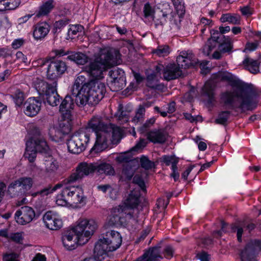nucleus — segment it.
Returning <instances> with one entry per match:
<instances>
[{"label": "nucleus", "mask_w": 261, "mask_h": 261, "mask_svg": "<svg viewBox=\"0 0 261 261\" xmlns=\"http://www.w3.org/2000/svg\"><path fill=\"white\" fill-rule=\"evenodd\" d=\"M129 153H124L120 154L117 160L120 162L126 163V166H131L133 163V160L130 156H128Z\"/></svg>", "instance_id": "50"}, {"label": "nucleus", "mask_w": 261, "mask_h": 261, "mask_svg": "<svg viewBox=\"0 0 261 261\" xmlns=\"http://www.w3.org/2000/svg\"><path fill=\"white\" fill-rule=\"evenodd\" d=\"M230 112L228 111H224L220 113L218 118L215 120L217 124L225 125L230 117Z\"/></svg>", "instance_id": "46"}, {"label": "nucleus", "mask_w": 261, "mask_h": 261, "mask_svg": "<svg viewBox=\"0 0 261 261\" xmlns=\"http://www.w3.org/2000/svg\"><path fill=\"white\" fill-rule=\"evenodd\" d=\"M42 102L40 100L35 98L30 97L24 104V112L30 117L37 115L41 110Z\"/></svg>", "instance_id": "18"}, {"label": "nucleus", "mask_w": 261, "mask_h": 261, "mask_svg": "<svg viewBox=\"0 0 261 261\" xmlns=\"http://www.w3.org/2000/svg\"><path fill=\"white\" fill-rule=\"evenodd\" d=\"M220 20L222 22H228L232 24H238L240 23L241 17L238 14L227 13L221 16Z\"/></svg>", "instance_id": "38"}, {"label": "nucleus", "mask_w": 261, "mask_h": 261, "mask_svg": "<svg viewBox=\"0 0 261 261\" xmlns=\"http://www.w3.org/2000/svg\"><path fill=\"white\" fill-rule=\"evenodd\" d=\"M74 106V105L71 97L67 96L60 106V111L63 113H67L73 109Z\"/></svg>", "instance_id": "37"}, {"label": "nucleus", "mask_w": 261, "mask_h": 261, "mask_svg": "<svg viewBox=\"0 0 261 261\" xmlns=\"http://www.w3.org/2000/svg\"><path fill=\"white\" fill-rule=\"evenodd\" d=\"M110 134V139L113 143H118L122 138L123 131L118 126L107 127L106 129Z\"/></svg>", "instance_id": "31"}, {"label": "nucleus", "mask_w": 261, "mask_h": 261, "mask_svg": "<svg viewBox=\"0 0 261 261\" xmlns=\"http://www.w3.org/2000/svg\"><path fill=\"white\" fill-rule=\"evenodd\" d=\"M18 255L16 253L7 254L4 256V260L5 261H19L18 258Z\"/></svg>", "instance_id": "64"}, {"label": "nucleus", "mask_w": 261, "mask_h": 261, "mask_svg": "<svg viewBox=\"0 0 261 261\" xmlns=\"http://www.w3.org/2000/svg\"><path fill=\"white\" fill-rule=\"evenodd\" d=\"M130 186L135 188L129 194L122 205L127 211L128 208H134L139 204L140 196L139 190L144 192L146 191L144 180H132Z\"/></svg>", "instance_id": "8"}, {"label": "nucleus", "mask_w": 261, "mask_h": 261, "mask_svg": "<svg viewBox=\"0 0 261 261\" xmlns=\"http://www.w3.org/2000/svg\"><path fill=\"white\" fill-rule=\"evenodd\" d=\"M170 53V49L167 45H161L153 50L152 53L159 57H164L167 56Z\"/></svg>", "instance_id": "47"}, {"label": "nucleus", "mask_w": 261, "mask_h": 261, "mask_svg": "<svg viewBox=\"0 0 261 261\" xmlns=\"http://www.w3.org/2000/svg\"><path fill=\"white\" fill-rule=\"evenodd\" d=\"M118 72V70H115L114 71H113L112 72V71L110 72V73H111V76H112V78L113 79V80L111 81V82H112L111 86H112L113 85H114V86H118V88H116V89H114V90H116V91L122 88V85L120 86L119 84L120 83L122 82L123 81L122 77H118L117 76V77L116 76V75L117 74Z\"/></svg>", "instance_id": "44"}, {"label": "nucleus", "mask_w": 261, "mask_h": 261, "mask_svg": "<svg viewBox=\"0 0 261 261\" xmlns=\"http://www.w3.org/2000/svg\"><path fill=\"white\" fill-rule=\"evenodd\" d=\"M19 181L20 180H15L9 185L7 188V193L11 197H15L20 194Z\"/></svg>", "instance_id": "40"}, {"label": "nucleus", "mask_w": 261, "mask_h": 261, "mask_svg": "<svg viewBox=\"0 0 261 261\" xmlns=\"http://www.w3.org/2000/svg\"><path fill=\"white\" fill-rule=\"evenodd\" d=\"M216 46L217 45H216V44H214L213 43L212 44H209L207 42V44L203 47L202 52L204 55L208 56L210 55L212 50L216 47Z\"/></svg>", "instance_id": "61"}, {"label": "nucleus", "mask_w": 261, "mask_h": 261, "mask_svg": "<svg viewBox=\"0 0 261 261\" xmlns=\"http://www.w3.org/2000/svg\"><path fill=\"white\" fill-rule=\"evenodd\" d=\"M106 86L101 80H87L85 75L79 74L75 79L72 94L80 107L87 104H97L104 97Z\"/></svg>", "instance_id": "1"}, {"label": "nucleus", "mask_w": 261, "mask_h": 261, "mask_svg": "<svg viewBox=\"0 0 261 261\" xmlns=\"http://www.w3.org/2000/svg\"><path fill=\"white\" fill-rule=\"evenodd\" d=\"M163 74L165 80L170 81L180 76L182 71L177 64H169L164 67Z\"/></svg>", "instance_id": "19"}, {"label": "nucleus", "mask_w": 261, "mask_h": 261, "mask_svg": "<svg viewBox=\"0 0 261 261\" xmlns=\"http://www.w3.org/2000/svg\"><path fill=\"white\" fill-rule=\"evenodd\" d=\"M162 161L167 166L171 165L172 173L171 177L174 179H178L179 177V174L177 171V164L178 161L172 156L164 155L161 158Z\"/></svg>", "instance_id": "29"}, {"label": "nucleus", "mask_w": 261, "mask_h": 261, "mask_svg": "<svg viewBox=\"0 0 261 261\" xmlns=\"http://www.w3.org/2000/svg\"><path fill=\"white\" fill-rule=\"evenodd\" d=\"M227 224L224 221H221V229L220 230L215 231L213 233L215 237L219 238H220L223 233H226L227 230Z\"/></svg>", "instance_id": "57"}, {"label": "nucleus", "mask_w": 261, "mask_h": 261, "mask_svg": "<svg viewBox=\"0 0 261 261\" xmlns=\"http://www.w3.org/2000/svg\"><path fill=\"white\" fill-rule=\"evenodd\" d=\"M75 181L68 180L67 182L57 184L54 186H48L37 192L35 195L44 197L62 188L63 196H67L68 199H71L74 203H85V197L84 195L83 190L81 187L76 185Z\"/></svg>", "instance_id": "5"}, {"label": "nucleus", "mask_w": 261, "mask_h": 261, "mask_svg": "<svg viewBox=\"0 0 261 261\" xmlns=\"http://www.w3.org/2000/svg\"><path fill=\"white\" fill-rule=\"evenodd\" d=\"M67 59L72 61L79 65H84L87 62L88 57L82 53L70 52Z\"/></svg>", "instance_id": "34"}, {"label": "nucleus", "mask_w": 261, "mask_h": 261, "mask_svg": "<svg viewBox=\"0 0 261 261\" xmlns=\"http://www.w3.org/2000/svg\"><path fill=\"white\" fill-rule=\"evenodd\" d=\"M48 60L46 58H40L33 61L32 65L34 67H42L46 64Z\"/></svg>", "instance_id": "63"}, {"label": "nucleus", "mask_w": 261, "mask_h": 261, "mask_svg": "<svg viewBox=\"0 0 261 261\" xmlns=\"http://www.w3.org/2000/svg\"><path fill=\"white\" fill-rule=\"evenodd\" d=\"M52 53L54 54V57H60L66 55L69 56L70 54V52L69 51H65L63 49L53 50Z\"/></svg>", "instance_id": "62"}, {"label": "nucleus", "mask_w": 261, "mask_h": 261, "mask_svg": "<svg viewBox=\"0 0 261 261\" xmlns=\"http://www.w3.org/2000/svg\"><path fill=\"white\" fill-rule=\"evenodd\" d=\"M8 10L16 9L21 3L20 0H7Z\"/></svg>", "instance_id": "59"}, {"label": "nucleus", "mask_w": 261, "mask_h": 261, "mask_svg": "<svg viewBox=\"0 0 261 261\" xmlns=\"http://www.w3.org/2000/svg\"><path fill=\"white\" fill-rule=\"evenodd\" d=\"M162 65H158L156 66L155 71L147 75L146 85L151 88L156 89L158 87V76L160 75V72L162 69Z\"/></svg>", "instance_id": "24"}, {"label": "nucleus", "mask_w": 261, "mask_h": 261, "mask_svg": "<svg viewBox=\"0 0 261 261\" xmlns=\"http://www.w3.org/2000/svg\"><path fill=\"white\" fill-rule=\"evenodd\" d=\"M53 82L48 83L43 79L36 78L33 82V86L40 95L44 96L48 91L50 88L52 87Z\"/></svg>", "instance_id": "27"}, {"label": "nucleus", "mask_w": 261, "mask_h": 261, "mask_svg": "<svg viewBox=\"0 0 261 261\" xmlns=\"http://www.w3.org/2000/svg\"><path fill=\"white\" fill-rule=\"evenodd\" d=\"M35 216L33 208L28 206L20 207L15 213L14 217L16 222L20 225H25L31 222Z\"/></svg>", "instance_id": "12"}, {"label": "nucleus", "mask_w": 261, "mask_h": 261, "mask_svg": "<svg viewBox=\"0 0 261 261\" xmlns=\"http://www.w3.org/2000/svg\"><path fill=\"white\" fill-rule=\"evenodd\" d=\"M121 243L122 237L119 232L113 230L106 232L95 245V259L98 261H108V253L117 249Z\"/></svg>", "instance_id": "4"}, {"label": "nucleus", "mask_w": 261, "mask_h": 261, "mask_svg": "<svg viewBox=\"0 0 261 261\" xmlns=\"http://www.w3.org/2000/svg\"><path fill=\"white\" fill-rule=\"evenodd\" d=\"M176 62L181 69L196 66L199 64L198 60L191 51H182L177 57Z\"/></svg>", "instance_id": "17"}, {"label": "nucleus", "mask_w": 261, "mask_h": 261, "mask_svg": "<svg viewBox=\"0 0 261 261\" xmlns=\"http://www.w3.org/2000/svg\"><path fill=\"white\" fill-rule=\"evenodd\" d=\"M146 137L153 143H163L166 140L167 134L163 129H153L148 132Z\"/></svg>", "instance_id": "21"}, {"label": "nucleus", "mask_w": 261, "mask_h": 261, "mask_svg": "<svg viewBox=\"0 0 261 261\" xmlns=\"http://www.w3.org/2000/svg\"><path fill=\"white\" fill-rule=\"evenodd\" d=\"M16 58L20 63H23L25 65H27L29 63L27 57L21 51H17L16 53Z\"/></svg>", "instance_id": "60"}, {"label": "nucleus", "mask_w": 261, "mask_h": 261, "mask_svg": "<svg viewBox=\"0 0 261 261\" xmlns=\"http://www.w3.org/2000/svg\"><path fill=\"white\" fill-rule=\"evenodd\" d=\"M258 250H261V241L255 240L249 243L241 252V260L256 261L254 253Z\"/></svg>", "instance_id": "15"}, {"label": "nucleus", "mask_w": 261, "mask_h": 261, "mask_svg": "<svg viewBox=\"0 0 261 261\" xmlns=\"http://www.w3.org/2000/svg\"><path fill=\"white\" fill-rule=\"evenodd\" d=\"M95 134L96 141L91 151L97 153L104 150L108 147V142L111 139L110 134L107 129L102 130Z\"/></svg>", "instance_id": "13"}, {"label": "nucleus", "mask_w": 261, "mask_h": 261, "mask_svg": "<svg viewBox=\"0 0 261 261\" xmlns=\"http://www.w3.org/2000/svg\"><path fill=\"white\" fill-rule=\"evenodd\" d=\"M87 127L96 133L106 129L107 126L103 123L101 117L94 116L88 121Z\"/></svg>", "instance_id": "26"}, {"label": "nucleus", "mask_w": 261, "mask_h": 261, "mask_svg": "<svg viewBox=\"0 0 261 261\" xmlns=\"http://www.w3.org/2000/svg\"><path fill=\"white\" fill-rule=\"evenodd\" d=\"M95 170L100 174H111L114 172L112 166L109 164H102L96 166L94 164L82 163L78 166L75 172L71 175L70 179H81L93 173Z\"/></svg>", "instance_id": "7"}, {"label": "nucleus", "mask_w": 261, "mask_h": 261, "mask_svg": "<svg viewBox=\"0 0 261 261\" xmlns=\"http://www.w3.org/2000/svg\"><path fill=\"white\" fill-rule=\"evenodd\" d=\"M29 141L33 142V146L38 152L47 153L49 150V147L46 141L43 139H31Z\"/></svg>", "instance_id": "35"}, {"label": "nucleus", "mask_w": 261, "mask_h": 261, "mask_svg": "<svg viewBox=\"0 0 261 261\" xmlns=\"http://www.w3.org/2000/svg\"><path fill=\"white\" fill-rule=\"evenodd\" d=\"M155 121V119L154 117H152L146 120L145 123L140 127V132L142 133H144L148 128L151 127L154 123Z\"/></svg>", "instance_id": "55"}, {"label": "nucleus", "mask_w": 261, "mask_h": 261, "mask_svg": "<svg viewBox=\"0 0 261 261\" xmlns=\"http://www.w3.org/2000/svg\"><path fill=\"white\" fill-rule=\"evenodd\" d=\"M132 217V215L127 212L123 205H119L113 209L108 218V224L109 226H124L126 224L127 219Z\"/></svg>", "instance_id": "10"}, {"label": "nucleus", "mask_w": 261, "mask_h": 261, "mask_svg": "<svg viewBox=\"0 0 261 261\" xmlns=\"http://www.w3.org/2000/svg\"><path fill=\"white\" fill-rule=\"evenodd\" d=\"M97 227V224L94 220L80 218L76 225L63 235L62 240L64 247L68 250H73L76 244L83 245L86 243Z\"/></svg>", "instance_id": "2"}, {"label": "nucleus", "mask_w": 261, "mask_h": 261, "mask_svg": "<svg viewBox=\"0 0 261 261\" xmlns=\"http://www.w3.org/2000/svg\"><path fill=\"white\" fill-rule=\"evenodd\" d=\"M116 64V59L108 50L103 49L93 62L85 67V70L93 78L92 80L100 81L103 78V72Z\"/></svg>", "instance_id": "6"}, {"label": "nucleus", "mask_w": 261, "mask_h": 261, "mask_svg": "<svg viewBox=\"0 0 261 261\" xmlns=\"http://www.w3.org/2000/svg\"><path fill=\"white\" fill-rule=\"evenodd\" d=\"M55 1L54 0H48L44 3L40 7L38 12L37 14V16L40 17L42 16H46L54 7Z\"/></svg>", "instance_id": "36"}, {"label": "nucleus", "mask_w": 261, "mask_h": 261, "mask_svg": "<svg viewBox=\"0 0 261 261\" xmlns=\"http://www.w3.org/2000/svg\"><path fill=\"white\" fill-rule=\"evenodd\" d=\"M11 26L8 17L6 16L0 15V30L3 29H9Z\"/></svg>", "instance_id": "49"}, {"label": "nucleus", "mask_w": 261, "mask_h": 261, "mask_svg": "<svg viewBox=\"0 0 261 261\" xmlns=\"http://www.w3.org/2000/svg\"><path fill=\"white\" fill-rule=\"evenodd\" d=\"M172 4L176 10L178 14L177 17L178 18L179 22L180 20L179 19L180 16L182 15L185 12V7L184 0H171Z\"/></svg>", "instance_id": "39"}, {"label": "nucleus", "mask_w": 261, "mask_h": 261, "mask_svg": "<svg viewBox=\"0 0 261 261\" xmlns=\"http://www.w3.org/2000/svg\"><path fill=\"white\" fill-rule=\"evenodd\" d=\"M215 85L212 81H207L202 89V95L207 98L208 102L212 103L214 100Z\"/></svg>", "instance_id": "30"}, {"label": "nucleus", "mask_w": 261, "mask_h": 261, "mask_svg": "<svg viewBox=\"0 0 261 261\" xmlns=\"http://www.w3.org/2000/svg\"><path fill=\"white\" fill-rule=\"evenodd\" d=\"M143 12L144 17L146 18H150L152 20L155 11H154L148 3H147L144 5Z\"/></svg>", "instance_id": "48"}, {"label": "nucleus", "mask_w": 261, "mask_h": 261, "mask_svg": "<svg viewBox=\"0 0 261 261\" xmlns=\"http://www.w3.org/2000/svg\"><path fill=\"white\" fill-rule=\"evenodd\" d=\"M261 57H259L258 60H255L246 57L242 62L245 69L248 70L253 74H256L259 72V64L261 63Z\"/></svg>", "instance_id": "25"}, {"label": "nucleus", "mask_w": 261, "mask_h": 261, "mask_svg": "<svg viewBox=\"0 0 261 261\" xmlns=\"http://www.w3.org/2000/svg\"><path fill=\"white\" fill-rule=\"evenodd\" d=\"M57 83L56 81L53 82L52 87L50 88V91L44 95L47 102L52 107H55L60 103V96L57 92L56 87Z\"/></svg>", "instance_id": "20"}, {"label": "nucleus", "mask_w": 261, "mask_h": 261, "mask_svg": "<svg viewBox=\"0 0 261 261\" xmlns=\"http://www.w3.org/2000/svg\"><path fill=\"white\" fill-rule=\"evenodd\" d=\"M162 258L159 247L150 248L142 256L137 258V261H157Z\"/></svg>", "instance_id": "23"}, {"label": "nucleus", "mask_w": 261, "mask_h": 261, "mask_svg": "<svg viewBox=\"0 0 261 261\" xmlns=\"http://www.w3.org/2000/svg\"><path fill=\"white\" fill-rule=\"evenodd\" d=\"M33 185L32 180H20L19 181V189L20 194H27Z\"/></svg>", "instance_id": "43"}, {"label": "nucleus", "mask_w": 261, "mask_h": 261, "mask_svg": "<svg viewBox=\"0 0 261 261\" xmlns=\"http://www.w3.org/2000/svg\"><path fill=\"white\" fill-rule=\"evenodd\" d=\"M24 237V233L22 231L10 233L8 235V239L15 243L22 244Z\"/></svg>", "instance_id": "41"}, {"label": "nucleus", "mask_w": 261, "mask_h": 261, "mask_svg": "<svg viewBox=\"0 0 261 261\" xmlns=\"http://www.w3.org/2000/svg\"><path fill=\"white\" fill-rule=\"evenodd\" d=\"M49 31V25L45 22L37 24L33 31V37L36 40L44 38Z\"/></svg>", "instance_id": "28"}, {"label": "nucleus", "mask_w": 261, "mask_h": 261, "mask_svg": "<svg viewBox=\"0 0 261 261\" xmlns=\"http://www.w3.org/2000/svg\"><path fill=\"white\" fill-rule=\"evenodd\" d=\"M67 69L65 62L60 60L51 62L48 65L47 70V76L51 80H56L60 77Z\"/></svg>", "instance_id": "14"}, {"label": "nucleus", "mask_w": 261, "mask_h": 261, "mask_svg": "<svg viewBox=\"0 0 261 261\" xmlns=\"http://www.w3.org/2000/svg\"><path fill=\"white\" fill-rule=\"evenodd\" d=\"M170 11V9L168 12H164L163 10H158L155 11L152 20L154 21L156 27L159 25H163L166 22L167 16Z\"/></svg>", "instance_id": "32"}, {"label": "nucleus", "mask_w": 261, "mask_h": 261, "mask_svg": "<svg viewBox=\"0 0 261 261\" xmlns=\"http://www.w3.org/2000/svg\"><path fill=\"white\" fill-rule=\"evenodd\" d=\"M14 100L16 104L20 106L24 100V94L20 90H17L14 94Z\"/></svg>", "instance_id": "52"}, {"label": "nucleus", "mask_w": 261, "mask_h": 261, "mask_svg": "<svg viewBox=\"0 0 261 261\" xmlns=\"http://www.w3.org/2000/svg\"><path fill=\"white\" fill-rule=\"evenodd\" d=\"M211 37L208 40L209 44L213 43L216 45L219 44V49L223 53L229 51L231 49L233 41L230 37L225 36L214 30L211 31Z\"/></svg>", "instance_id": "11"}, {"label": "nucleus", "mask_w": 261, "mask_h": 261, "mask_svg": "<svg viewBox=\"0 0 261 261\" xmlns=\"http://www.w3.org/2000/svg\"><path fill=\"white\" fill-rule=\"evenodd\" d=\"M145 113V108L142 105H140L135 117L132 119V122L134 123H138L144 119Z\"/></svg>", "instance_id": "42"}, {"label": "nucleus", "mask_w": 261, "mask_h": 261, "mask_svg": "<svg viewBox=\"0 0 261 261\" xmlns=\"http://www.w3.org/2000/svg\"><path fill=\"white\" fill-rule=\"evenodd\" d=\"M259 44V42L255 41L254 42H248L246 44L244 52L253 51L256 49Z\"/></svg>", "instance_id": "53"}, {"label": "nucleus", "mask_w": 261, "mask_h": 261, "mask_svg": "<svg viewBox=\"0 0 261 261\" xmlns=\"http://www.w3.org/2000/svg\"><path fill=\"white\" fill-rule=\"evenodd\" d=\"M89 141V136L85 132L74 134L67 142L69 152L72 153H80L84 150Z\"/></svg>", "instance_id": "9"}, {"label": "nucleus", "mask_w": 261, "mask_h": 261, "mask_svg": "<svg viewBox=\"0 0 261 261\" xmlns=\"http://www.w3.org/2000/svg\"><path fill=\"white\" fill-rule=\"evenodd\" d=\"M140 163L141 166L146 169H151L154 166V163L144 156H142L141 158Z\"/></svg>", "instance_id": "51"}, {"label": "nucleus", "mask_w": 261, "mask_h": 261, "mask_svg": "<svg viewBox=\"0 0 261 261\" xmlns=\"http://www.w3.org/2000/svg\"><path fill=\"white\" fill-rule=\"evenodd\" d=\"M45 172L46 176L54 175L59 168L57 160L52 156H48L44 160Z\"/></svg>", "instance_id": "22"}, {"label": "nucleus", "mask_w": 261, "mask_h": 261, "mask_svg": "<svg viewBox=\"0 0 261 261\" xmlns=\"http://www.w3.org/2000/svg\"><path fill=\"white\" fill-rule=\"evenodd\" d=\"M98 189L99 190L102 191L103 192L105 193L107 191H109L111 194L110 196L111 198L115 199L116 198V196H113L112 195L113 193H116V191L114 190L109 185H101L98 186Z\"/></svg>", "instance_id": "56"}, {"label": "nucleus", "mask_w": 261, "mask_h": 261, "mask_svg": "<svg viewBox=\"0 0 261 261\" xmlns=\"http://www.w3.org/2000/svg\"><path fill=\"white\" fill-rule=\"evenodd\" d=\"M213 25V22L212 20L202 17L200 18L198 26L201 28V32L203 34L207 28H210Z\"/></svg>", "instance_id": "45"}, {"label": "nucleus", "mask_w": 261, "mask_h": 261, "mask_svg": "<svg viewBox=\"0 0 261 261\" xmlns=\"http://www.w3.org/2000/svg\"><path fill=\"white\" fill-rule=\"evenodd\" d=\"M82 30V26L80 25H72L68 29V35L72 37L76 35L77 33Z\"/></svg>", "instance_id": "58"}, {"label": "nucleus", "mask_w": 261, "mask_h": 261, "mask_svg": "<svg viewBox=\"0 0 261 261\" xmlns=\"http://www.w3.org/2000/svg\"><path fill=\"white\" fill-rule=\"evenodd\" d=\"M43 222L47 228L50 230H58L63 225L60 216L55 212L48 211L43 217Z\"/></svg>", "instance_id": "16"}, {"label": "nucleus", "mask_w": 261, "mask_h": 261, "mask_svg": "<svg viewBox=\"0 0 261 261\" xmlns=\"http://www.w3.org/2000/svg\"><path fill=\"white\" fill-rule=\"evenodd\" d=\"M38 151L33 146L32 141H27L24 156L28 159L30 163H33L36 158Z\"/></svg>", "instance_id": "33"}, {"label": "nucleus", "mask_w": 261, "mask_h": 261, "mask_svg": "<svg viewBox=\"0 0 261 261\" xmlns=\"http://www.w3.org/2000/svg\"><path fill=\"white\" fill-rule=\"evenodd\" d=\"M221 99L225 105L231 106L236 100L239 103L237 107L242 112L255 109L258 102L251 90L240 85L233 86L231 90L223 93Z\"/></svg>", "instance_id": "3"}, {"label": "nucleus", "mask_w": 261, "mask_h": 261, "mask_svg": "<svg viewBox=\"0 0 261 261\" xmlns=\"http://www.w3.org/2000/svg\"><path fill=\"white\" fill-rule=\"evenodd\" d=\"M60 197H61V198L60 197V196H58L56 200V203L58 205H62V206L66 205L67 204V200H70L72 203L76 204L75 203H74L71 199H68L67 196H63L62 193H61V195L60 196ZM84 197H86L85 196H84ZM86 199V198H85V200ZM85 203H86V200L85 201V203H81V204L83 205V204H85Z\"/></svg>", "instance_id": "54"}]
</instances>
